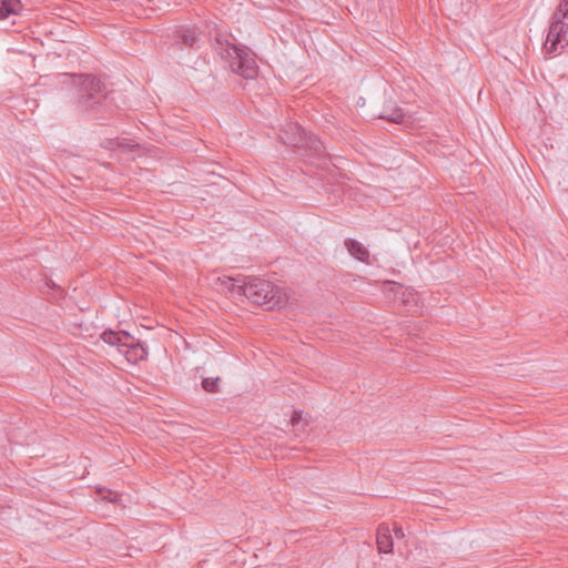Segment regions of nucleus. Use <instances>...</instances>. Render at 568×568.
Masks as SVG:
<instances>
[{
  "mask_svg": "<svg viewBox=\"0 0 568 568\" xmlns=\"http://www.w3.org/2000/svg\"><path fill=\"white\" fill-rule=\"evenodd\" d=\"M62 75L78 88L77 102L82 111L93 116L103 111L106 93H104V84L99 78L90 73H64Z\"/></svg>",
  "mask_w": 568,
  "mask_h": 568,
  "instance_id": "nucleus-1",
  "label": "nucleus"
},
{
  "mask_svg": "<svg viewBox=\"0 0 568 568\" xmlns=\"http://www.w3.org/2000/svg\"><path fill=\"white\" fill-rule=\"evenodd\" d=\"M146 351L126 331L109 328V364L121 366L124 363L136 364L144 359Z\"/></svg>",
  "mask_w": 568,
  "mask_h": 568,
  "instance_id": "nucleus-2",
  "label": "nucleus"
},
{
  "mask_svg": "<svg viewBox=\"0 0 568 568\" xmlns=\"http://www.w3.org/2000/svg\"><path fill=\"white\" fill-rule=\"evenodd\" d=\"M219 54L229 62L231 70L244 79H254L257 75V64L253 53L247 48H239L232 43L221 44Z\"/></svg>",
  "mask_w": 568,
  "mask_h": 568,
  "instance_id": "nucleus-3",
  "label": "nucleus"
},
{
  "mask_svg": "<svg viewBox=\"0 0 568 568\" xmlns=\"http://www.w3.org/2000/svg\"><path fill=\"white\" fill-rule=\"evenodd\" d=\"M244 296L253 304L265 305L268 308L281 306L284 302L277 286L266 280L257 277L247 280Z\"/></svg>",
  "mask_w": 568,
  "mask_h": 568,
  "instance_id": "nucleus-4",
  "label": "nucleus"
},
{
  "mask_svg": "<svg viewBox=\"0 0 568 568\" xmlns=\"http://www.w3.org/2000/svg\"><path fill=\"white\" fill-rule=\"evenodd\" d=\"M566 45H568V0H561L552 14L545 49L552 53Z\"/></svg>",
  "mask_w": 568,
  "mask_h": 568,
  "instance_id": "nucleus-5",
  "label": "nucleus"
},
{
  "mask_svg": "<svg viewBox=\"0 0 568 568\" xmlns=\"http://www.w3.org/2000/svg\"><path fill=\"white\" fill-rule=\"evenodd\" d=\"M248 277H223L219 278L220 290L230 293L234 297L244 296Z\"/></svg>",
  "mask_w": 568,
  "mask_h": 568,
  "instance_id": "nucleus-6",
  "label": "nucleus"
},
{
  "mask_svg": "<svg viewBox=\"0 0 568 568\" xmlns=\"http://www.w3.org/2000/svg\"><path fill=\"white\" fill-rule=\"evenodd\" d=\"M108 148H109V159L110 158L113 159L116 156L118 152H121L124 154H130V153L134 152L135 149L138 148V144L131 140L116 138V139H109Z\"/></svg>",
  "mask_w": 568,
  "mask_h": 568,
  "instance_id": "nucleus-7",
  "label": "nucleus"
},
{
  "mask_svg": "<svg viewBox=\"0 0 568 568\" xmlns=\"http://www.w3.org/2000/svg\"><path fill=\"white\" fill-rule=\"evenodd\" d=\"M376 544L379 552L390 554L393 551V537L386 524L378 526L376 531Z\"/></svg>",
  "mask_w": 568,
  "mask_h": 568,
  "instance_id": "nucleus-8",
  "label": "nucleus"
},
{
  "mask_svg": "<svg viewBox=\"0 0 568 568\" xmlns=\"http://www.w3.org/2000/svg\"><path fill=\"white\" fill-rule=\"evenodd\" d=\"M379 118L389 122L400 123L405 118V113L400 108L396 105V103L388 101L384 104Z\"/></svg>",
  "mask_w": 568,
  "mask_h": 568,
  "instance_id": "nucleus-9",
  "label": "nucleus"
},
{
  "mask_svg": "<svg viewBox=\"0 0 568 568\" xmlns=\"http://www.w3.org/2000/svg\"><path fill=\"white\" fill-rule=\"evenodd\" d=\"M22 8L20 0H0V20L19 14Z\"/></svg>",
  "mask_w": 568,
  "mask_h": 568,
  "instance_id": "nucleus-10",
  "label": "nucleus"
},
{
  "mask_svg": "<svg viewBox=\"0 0 568 568\" xmlns=\"http://www.w3.org/2000/svg\"><path fill=\"white\" fill-rule=\"evenodd\" d=\"M345 246L349 254L361 262H365L369 256L367 248L356 240L345 241Z\"/></svg>",
  "mask_w": 568,
  "mask_h": 568,
  "instance_id": "nucleus-11",
  "label": "nucleus"
},
{
  "mask_svg": "<svg viewBox=\"0 0 568 568\" xmlns=\"http://www.w3.org/2000/svg\"><path fill=\"white\" fill-rule=\"evenodd\" d=\"M288 126L294 132V135L292 139L287 138V140H284V142L291 145H298L305 138L304 129L296 123H290Z\"/></svg>",
  "mask_w": 568,
  "mask_h": 568,
  "instance_id": "nucleus-12",
  "label": "nucleus"
},
{
  "mask_svg": "<svg viewBox=\"0 0 568 568\" xmlns=\"http://www.w3.org/2000/svg\"><path fill=\"white\" fill-rule=\"evenodd\" d=\"M181 40L184 45L192 48L197 41L196 32L193 29H185L181 33Z\"/></svg>",
  "mask_w": 568,
  "mask_h": 568,
  "instance_id": "nucleus-13",
  "label": "nucleus"
},
{
  "mask_svg": "<svg viewBox=\"0 0 568 568\" xmlns=\"http://www.w3.org/2000/svg\"><path fill=\"white\" fill-rule=\"evenodd\" d=\"M219 383H220L219 377H216V378L206 377V378H203V381H202V387L204 390H206L209 393H215V392H219Z\"/></svg>",
  "mask_w": 568,
  "mask_h": 568,
  "instance_id": "nucleus-14",
  "label": "nucleus"
},
{
  "mask_svg": "<svg viewBox=\"0 0 568 568\" xmlns=\"http://www.w3.org/2000/svg\"><path fill=\"white\" fill-rule=\"evenodd\" d=\"M108 500H109V504L122 503V496L120 494L109 489Z\"/></svg>",
  "mask_w": 568,
  "mask_h": 568,
  "instance_id": "nucleus-15",
  "label": "nucleus"
},
{
  "mask_svg": "<svg viewBox=\"0 0 568 568\" xmlns=\"http://www.w3.org/2000/svg\"><path fill=\"white\" fill-rule=\"evenodd\" d=\"M393 530H394V535L397 539H402L405 537V534H404V530L402 529V527L395 526Z\"/></svg>",
  "mask_w": 568,
  "mask_h": 568,
  "instance_id": "nucleus-16",
  "label": "nucleus"
},
{
  "mask_svg": "<svg viewBox=\"0 0 568 568\" xmlns=\"http://www.w3.org/2000/svg\"><path fill=\"white\" fill-rule=\"evenodd\" d=\"M300 420H302V413H296L295 412L294 415L292 416L291 422H292L293 425H296V424L300 423Z\"/></svg>",
  "mask_w": 568,
  "mask_h": 568,
  "instance_id": "nucleus-17",
  "label": "nucleus"
},
{
  "mask_svg": "<svg viewBox=\"0 0 568 568\" xmlns=\"http://www.w3.org/2000/svg\"><path fill=\"white\" fill-rule=\"evenodd\" d=\"M100 338L106 343V338H108V335H106V329H104L101 334H100Z\"/></svg>",
  "mask_w": 568,
  "mask_h": 568,
  "instance_id": "nucleus-18",
  "label": "nucleus"
},
{
  "mask_svg": "<svg viewBox=\"0 0 568 568\" xmlns=\"http://www.w3.org/2000/svg\"><path fill=\"white\" fill-rule=\"evenodd\" d=\"M114 93H115V92H114L113 90H112V91H109V100H111V101H115Z\"/></svg>",
  "mask_w": 568,
  "mask_h": 568,
  "instance_id": "nucleus-19",
  "label": "nucleus"
},
{
  "mask_svg": "<svg viewBox=\"0 0 568 568\" xmlns=\"http://www.w3.org/2000/svg\"><path fill=\"white\" fill-rule=\"evenodd\" d=\"M314 149L316 152H320L321 146L318 145V146H315Z\"/></svg>",
  "mask_w": 568,
  "mask_h": 568,
  "instance_id": "nucleus-20",
  "label": "nucleus"
}]
</instances>
